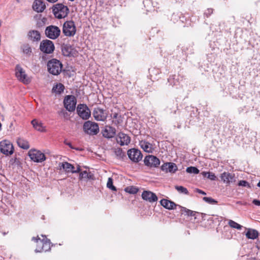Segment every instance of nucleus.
Here are the masks:
<instances>
[{
	"label": "nucleus",
	"instance_id": "nucleus-29",
	"mask_svg": "<svg viewBox=\"0 0 260 260\" xmlns=\"http://www.w3.org/2000/svg\"><path fill=\"white\" fill-rule=\"evenodd\" d=\"M17 144L20 147L23 149H27L29 148V144L28 142L23 139H18L17 140Z\"/></svg>",
	"mask_w": 260,
	"mask_h": 260
},
{
	"label": "nucleus",
	"instance_id": "nucleus-41",
	"mask_svg": "<svg viewBox=\"0 0 260 260\" xmlns=\"http://www.w3.org/2000/svg\"><path fill=\"white\" fill-rule=\"evenodd\" d=\"M238 185L250 188V185L248 182L245 180H241L238 183Z\"/></svg>",
	"mask_w": 260,
	"mask_h": 260
},
{
	"label": "nucleus",
	"instance_id": "nucleus-8",
	"mask_svg": "<svg viewBox=\"0 0 260 260\" xmlns=\"http://www.w3.org/2000/svg\"><path fill=\"white\" fill-rule=\"evenodd\" d=\"M28 155L30 159L36 162H42L46 158L44 153L36 149H30Z\"/></svg>",
	"mask_w": 260,
	"mask_h": 260
},
{
	"label": "nucleus",
	"instance_id": "nucleus-27",
	"mask_svg": "<svg viewBox=\"0 0 260 260\" xmlns=\"http://www.w3.org/2000/svg\"><path fill=\"white\" fill-rule=\"evenodd\" d=\"M31 123L37 131L41 132H45V127L43 126V123L38 120L34 119L31 121Z\"/></svg>",
	"mask_w": 260,
	"mask_h": 260
},
{
	"label": "nucleus",
	"instance_id": "nucleus-34",
	"mask_svg": "<svg viewBox=\"0 0 260 260\" xmlns=\"http://www.w3.org/2000/svg\"><path fill=\"white\" fill-rule=\"evenodd\" d=\"M229 225L233 229H236L237 230H241L242 228V226L240 224H238L236 222L232 220H229L228 222Z\"/></svg>",
	"mask_w": 260,
	"mask_h": 260
},
{
	"label": "nucleus",
	"instance_id": "nucleus-16",
	"mask_svg": "<svg viewBox=\"0 0 260 260\" xmlns=\"http://www.w3.org/2000/svg\"><path fill=\"white\" fill-rule=\"evenodd\" d=\"M142 198L150 203L156 202L158 200L157 197L154 193L148 190H144L142 192Z\"/></svg>",
	"mask_w": 260,
	"mask_h": 260
},
{
	"label": "nucleus",
	"instance_id": "nucleus-49",
	"mask_svg": "<svg viewBox=\"0 0 260 260\" xmlns=\"http://www.w3.org/2000/svg\"><path fill=\"white\" fill-rule=\"evenodd\" d=\"M257 186L260 188V181L257 183Z\"/></svg>",
	"mask_w": 260,
	"mask_h": 260
},
{
	"label": "nucleus",
	"instance_id": "nucleus-23",
	"mask_svg": "<svg viewBox=\"0 0 260 260\" xmlns=\"http://www.w3.org/2000/svg\"><path fill=\"white\" fill-rule=\"evenodd\" d=\"M161 169L166 172L175 173L177 170V167L174 163L169 162L164 164Z\"/></svg>",
	"mask_w": 260,
	"mask_h": 260
},
{
	"label": "nucleus",
	"instance_id": "nucleus-39",
	"mask_svg": "<svg viewBox=\"0 0 260 260\" xmlns=\"http://www.w3.org/2000/svg\"><path fill=\"white\" fill-rule=\"evenodd\" d=\"M107 186L108 188L111 189L112 190H116V187L113 185V179L112 178H109L107 183Z\"/></svg>",
	"mask_w": 260,
	"mask_h": 260
},
{
	"label": "nucleus",
	"instance_id": "nucleus-32",
	"mask_svg": "<svg viewBox=\"0 0 260 260\" xmlns=\"http://www.w3.org/2000/svg\"><path fill=\"white\" fill-rule=\"evenodd\" d=\"M90 178H91V175L86 171L81 172L80 174L79 179L80 180L88 179Z\"/></svg>",
	"mask_w": 260,
	"mask_h": 260
},
{
	"label": "nucleus",
	"instance_id": "nucleus-4",
	"mask_svg": "<svg viewBox=\"0 0 260 260\" xmlns=\"http://www.w3.org/2000/svg\"><path fill=\"white\" fill-rule=\"evenodd\" d=\"M76 32V27L73 21H67L63 23L62 32L67 37H73Z\"/></svg>",
	"mask_w": 260,
	"mask_h": 260
},
{
	"label": "nucleus",
	"instance_id": "nucleus-10",
	"mask_svg": "<svg viewBox=\"0 0 260 260\" xmlns=\"http://www.w3.org/2000/svg\"><path fill=\"white\" fill-rule=\"evenodd\" d=\"M15 75L17 78L24 84L30 82V79L27 77L24 70L19 65H17L15 69Z\"/></svg>",
	"mask_w": 260,
	"mask_h": 260
},
{
	"label": "nucleus",
	"instance_id": "nucleus-12",
	"mask_svg": "<svg viewBox=\"0 0 260 260\" xmlns=\"http://www.w3.org/2000/svg\"><path fill=\"white\" fill-rule=\"evenodd\" d=\"M77 111L79 116L84 120L88 119L91 115L90 111L86 105L79 104Z\"/></svg>",
	"mask_w": 260,
	"mask_h": 260
},
{
	"label": "nucleus",
	"instance_id": "nucleus-14",
	"mask_svg": "<svg viewBox=\"0 0 260 260\" xmlns=\"http://www.w3.org/2000/svg\"><path fill=\"white\" fill-rule=\"evenodd\" d=\"M144 164L146 166L149 167H157L160 164L159 159L156 156L149 155L146 156L144 160Z\"/></svg>",
	"mask_w": 260,
	"mask_h": 260
},
{
	"label": "nucleus",
	"instance_id": "nucleus-51",
	"mask_svg": "<svg viewBox=\"0 0 260 260\" xmlns=\"http://www.w3.org/2000/svg\"><path fill=\"white\" fill-rule=\"evenodd\" d=\"M19 1H20V0H17V1L18 2H19Z\"/></svg>",
	"mask_w": 260,
	"mask_h": 260
},
{
	"label": "nucleus",
	"instance_id": "nucleus-48",
	"mask_svg": "<svg viewBox=\"0 0 260 260\" xmlns=\"http://www.w3.org/2000/svg\"><path fill=\"white\" fill-rule=\"evenodd\" d=\"M172 80H173V79H172V78H169V79H168V81H169V82H171Z\"/></svg>",
	"mask_w": 260,
	"mask_h": 260
},
{
	"label": "nucleus",
	"instance_id": "nucleus-17",
	"mask_svg": "<svg viewBox=\"0 0 260 260\" xmlns=\"http://www.w3.org/2000/svg\"><path fill=\"white\" fill-rule=\"evenodd\" d=\"M221 180L223 183L229 184L231 183L235 182V174L229 172H224L220 175Z\"/></svg>",
	"mask_w": 260,
	"mask_h": 260
},
{
	"label": "nucleus",
	"instance_id": "nucleus-2",
	"mask_svg": "<svg viewBox=\"0 0 260 260\" xmlns=\"http://www.w3.org/2000/svg\"><path fill=\"white\" fill-rule=\"evenodd\" d=\"M47 69L50 74L53 75H57L62 71V64L59 60L52 59L48 62Z\"/></svg>",
	"mask_w": 260,
	"mask_h": 260
},
{
	"label": "nucleus",
	"instance_id": "nucleus-1",
	"mask_svg": "<svg viewBox=\"0 0 260 260\" xmlns=\"http://www.w3.org/2000/svg\"><path fill=\"white\" fill-rule=\"evenodd\" d=\"M42 237L43 238L42 239H41L38 236L37 238L33 237L32 239V240L36 243V252H46L51 249L50 240L47 239L45 236L42 235Z\"/></svg>",
	"mask_w": 260,
	"mask_h": 260
},
{
	"label": "nucleus",
	"instance_id": "nucleus-6",
	"mask_svg": "<svg viewBox=\"0 0 260 260\" xmlns=\"http://www.w3.org/2000/svg\"><path fill=\"white\" fill-rule=\"evenodd\" d=\"M0 151L6 155H11L14 152V147L9 140H4L0 142Z\"/></svg>",
	"mask_w": 260,
	"mask_h": 260
},
{
	"label": "nucleus",
	"instance_id": "nucleus-30",
	"mask_svg": "<svg viewBox=\"0 0 260 260\" xmlns=\"http://www.w3.org/2000/svg\"><path fill=\"white\" fill-rule=\"evenodd\" d=\"M64 90V86L61 83H58L52 88V91L56 93H60Z\"/></svg>",
	"mask_w": 260,
	"mask_h": 260
},
{
	"label": "nucleus",
	"instance_id": "nucleus-15",
	"mask_svg": "<svg viewBox=\"0 0 260 260\" xmlns=\"http://www.w3.org/2000/svg\"><path fill=\"white\" fill-rule=\"evenodd\" d=\"M60 169H63L67 173H77L80 171V167L78 166L76 170L75 167L68 162H63L59 164Z\"/></svg>",
	"mask_w": 260,
	"mask_h": 260
},
{
	"label": "nucleus",
	"instance_id": "nucleus-18",
	"mask_svg": "<svg viewBox=\"0 0 260 260\" xmlns=\"http://www.w3.org/2000/svg\"><path fill=\"white\" fill-rule=\"evenodd\" d=\"M117 142L120 145H127L131 142V138L126 134L119 133L116 138Z\"/></svg>",
	"mask_w": 260,
	"mask_h": 260
},
{
	"label": "nucleus",
	"instance_id": "nucleus-5",
	"mask_svg": "<svg viewBox=\"0 0 260 260\" xmlns=\"http://www.w3.org/2000/svg\"><path fill=\"white\" fill-rule=\"evenodd\" d=\"M60 28L53 25L47 26L45 30L46 36L52 40L56 39L60 36Z\"/></svg>",
	"mask_w": 260,
	"mask_h": 260
},
{
	"label": "nucleus",
	"instance_id": "nucleus-28",
	"mask_svg": "<svg viewBox=\"0 0 260 260\" xmlns=\"http://www.w3.org/2000/svg\"><path fill=\"white\" fill-rule=\"evenodd\" d=\"M259 233L258 231L253 229H247V232L245 234L246 238L249 239L254 240L258 237Z\"/></svg>",
	"mask_w": 260,
	"mask_h": 260
},
{
	"label": "nucleus",
	"instance_id": "nucleus-35",
	"mask_svg": "<svg viewBox=\"0 0 260 260\" xmlns=\"http://www.w3.org/2000/svg\"><path fill=\"white\" fill-rule=\"evenodd\" d=\"M181 211L182 212L186 213V214L187 215L190 216H195L196 213V212L194 211H191L189 209H188L185 207H181Z\"/></svg>",
	"mask_w": 260,
	"mask_h": 260
},
{
	"label": "nucleus",
	"instance_id": "nucleus-43",
	"mask_svg": "<svg viewBox=\"0 0 260 260\" xmlns=\"http://www.w3.org/2000/svg\"><path fill=\"white\" fill-rule=\"evenodd\" d=\"M213 13V10L212 9H208L205 12V14L207 17H209Z\"/></svg>",
	"mask_w": 260,
	"mask_h": 260
},
{
	"label": "nucleus",
	"instance_id": "nucleus-22",
	"mask_svg": "<svg viewBox=\"0 0 260 260\" xmlns=\"http://www.w3.org/2000/svg\"><path fill=\"white\" fill-rule=\"evenodd\" d=\"M33 9L37 12H42L46 8V5L41 0H35L32 5Z\"/></svg>",
	"mask_w": 260,
	"mask_h": 260
},
{
	"label": "nucleus",
	"instance_id": "nucleus-13",
	"mask_svg": "<svg viewBox=\"0 0 260 260\" xmlns=\"http://www.w3.org/2000/svg\"><path fill=\"white\" fill-rule=\"evenodd\" d=\"M127 155L129 159L135 162H138L142 160L143 155L141 152L135 148L129 149L127 151Z\"/></svg>",
	"mask_w": 260,
	"mask_h": 260
},
{
	"label": "nucleus",
	"instance_id": "nucleus-24",
	"mask_svg": "<svg viewBox=\"0 0 260 260\" xmlns=\"http://www.w3.org/2000/svg\"><path fill=\"white\" fill-rule=\"evenodd\" d=\"M139 145L144 151L148 153H152L154 150L153 145L147 141L142 140L140 141Z\"/></svg>",
	"mask_w": 260,
	"mask_h": 260
},
{
	"label": "nucleus",
	"instance_id": "nucleus-38",
	"mask_svg": "<svg viewBox=\"0 0 260 260\" xmlns=\"http://www.w3.org/2000/svg\"><path fill=\"white\" fill-rule=\"evenodd\" d=\"M203 199L205 202L209 204L214 205L217 203V201L211 197H204Z\"/></svg>",
	"mask_w": 260,
	"mask_h": 260
},
{
	"label": "nucleus",
	"instance_id": "nucleus-50",
	"mask_svg": "<svg viewBox=\"0 0 260 260\" xmlns=\"http://www.w3.org/2000/svg\"><path fill=\"white\" fill-rule=\"evenodd\" d=\"M68 145L70 146V147H71V145L70 143H68Z\"/></svg>",
	"mask_w": 260,
	"mask_h": 260
},
{
	"label": "nucleus",
	"instance_id": "nucleus-44",
	"mask_svg": "<svg viewBox=\"0 0 260 260\" xmlns=\"http://www.w3.org/2000/svg\"><path fill=\"white\" fill-rule=\"evenodd\" d=\"M252 203L256 206H260V201L254 199L252 201Z\"/></svg>",
	"mask_w": 260,
	"mask_h": 260
},
{
	"label": "nucleus",
	"instance_id": "nucleus-45",
	"mask_svg": "<svg viewBox=\"0 0 260 260\" xmlns=\"http://www.w3.org/2000/svg\"><path fill=\"white\" fill-rule=\"evenodd\" d=\"M197 192L200 194H204V195L206 194L204 191H203L201 189H197Z\"/></svg>",
	"mask_w": 260,
	"mask_h": 260
},
{
	"label": "nucleus",
	"instance_id": "nucleus-11",
	"mask_svg": "<svg viewBox=\"0 0 260 260\" xmlns=\"http://www.w3.org/2000/svg\"><path fill=\"white\" fill-rule=\"evenodd\" d=\"M76 102V98L75 96L72 95L66 96L63 101L64 107L67 110L70 112L75 110Z\"/></svg>",
	"mask_w": 260,
	"mask_h": 260
},
{
	"label": "nucleus",
	"instance_id": "nucleus-7",
	"mask_svg": "<svg viewBox=\"0 0 260 260\" xmlns=\"http://www.w3.org/2000/svg\"><path fill=\"white\" fill-rule=\"evenodd\" d=\"M84 132L90 135H94L99 132V127L98 124L91 121H86L83 125Z\"/></svg>",
	"mask_w": 260,
	"mask_h": 260
},
{
	"label": "nucleus",
	"instance_id": "nucleus-25",
	"mask_svg": "<svg viewBox=\"0 0 260 260\" xmlns=\"http://www.w3.org/2000/svg\"><path fill=\"white\" fill-rule=\"evenodd\" d=\"M28 39L33 42H38L41 40V34L36 30H30L28 33Z\"/></svg>",
	"mask_w": 260,
	"mask_h": 260
},
{
	"label": "nucleus",
	"instance_id": "nucleus-3",
	"mask_svg": "<svg viewBox=\"0 0 260 260\" xmlns=\"http://www.w3.org/2000/svg\"><path fill=\"white\" fill-rule=\"evenodd\" d=\"M67 6L62 4H57L53 6V12L55 17L61 19L66 17L69 13Z\"/></svg>",
	"mask_w": 260,
	"mask_h": 260
},
{
	"label": "nucleus",
	"instance_id": "nucleus-21",
	"mask_svg": "<svg viewBox=\"0 0 260 260\" xmlns=\"http://www.w3.org/2000/svg\"><path fill=\"white\" fill-rule=\"evenodd\" d=\"M103 136L105 138H112L116 134V129L115 128L110 126H106L102 132Z\"/></svg>",
	"mask_w": 260,
	"mask_h": 260
},
{
	"label": "nucleus",
	"instance_id": "nucleus-42",
	"mask_svg": "<svg viewBox=\"0 0 260 260\" xmlns=\"http://www.w3.org/2000/svg\"><path fill=\"white\" fill-rule=\"evenodd\" d=\"M115 153L117 156H119L120 157H122L124 155L122 149L120 148H117L115 149Z\"/></svg>",
	"mask_w": 260,
	"mask_h": 260
},
{
	"label": "nucleus",
	"instance_id": "nucleus-37",
	"mask_svg": "<svg viewBox=\"0 0 260 260\" xmlns=\"http://www.w3.org/2000/svg\"><path fill=\"white\" fill-rule=\"evenodd\" d=\"M186 171L188 173H190V174L192 173V174H197L200 172L199 170L197 168L194 167H187L186 168Z\"/></svg>",
	"mask_w": 260,
	"mask_h": 260
},
{
	"label": "nucleus",
	"instance_id": "nucleus-47",
	"mask_svg": "<svg viewBox=\"0 0 260 260\" xmlns=\"http://www.w3.org/2000/svg\"><path fill=\"white\" fill-rule=\"evenodd\" d=\"M257 246L258 247V248H260V241H258L257 242Z\"/></svg>",
	"mask_w": 260,
	"mask_h": 260
},
{
	"label": "nucleus",
	"instance_id": "nucleus-26",
	"mask_svg": "<svg viewBox=\"0 0 260 260\" xmlns=\"http://www.w3.org/2000/svg\"><path fill=\"white\" fill-rule=\"evenodd\" d=\"M160 204L164 208L169 210L174 209L177 206V205L174 202L167 199L161 200L160 201Z\"/></svg>",
	"mask_w": 260,
	"mask_h": 260
},
{
	"label": "nucleus",
	"instance_id": "nucleus-36",
	"mask_svg": "<svg viewBox=\"0 0 260 260\" xmlns=\"http://www.w3.org/2000/svg\"><path fill=\"white\" fill-rule=\"evenodd\" d=\"M175 189L180 193L188 194V191L186 188L182 186H175Z\"/></svg>",
	"mask_w": 260,
	"mask_h": 260
},
{
	"label": "nucleus",
	"instance_id": "nucleus-9",
	"mask_svg": "<svg viewBox=\"0 0 260 260\" xmlns=\"http://www.w3.org/2000/svg\"><path fill=\"white\" fill-rule=\"evenodd\" d=\"M55 49L54 43L49 40H43L40 45V49L43 53L46 54L52 53Z\"/></svg>",
	"mask_w": 260,
	"mask_h": 260
},
{
	"label": "nucleus",
	"instance_id": "nucleus-33",
	"mask_svg": "<svg viewBox=\"0 0 260 260\" xmlns=\"http://www.w3.org/2000/svg\"><path fill=\"white\" fill-rule=\"evenodd\" d=\"M124 190L131 194H136L138 192V188L135 186H131L126 187Z\"/></svg>",
	"mask_w": 260,
	"mask_h": 260
},
{
	"label": "nucleus",
	"instance_id": "nucleus-31",
	"mask_svg": "<svg viewBox=\"0 0 260 260\" xmlns=\"http://www.w3.org/2000/svg\"><path fill=\"white\" fill-rule=\"evenodd\" d=\"M201 174L204 177H206L207 178L211 180H215L216 179V176L215 174L210 172H202Z\"/></svg>",
	"mask_w": 260,
	"mask_h": 260
},
{
	"label": "nucleus",
	"instance_id": "nucleus-19",
	"mask_svg": "<svg viewBox=\"0 0 260 260\" xmlns=\"http://www.w3.org/2000/svg\"><path fill=\"white\" fill-rule=\"evenodd\" d=\"M62 52L64 56H74L77 54V51L70 45H66L62 48Z\"/></svg>",
	"mask_w": 260,
	"mask_h": 260
},
{
	"label": "nucleus",
	"instance_id": "nucleus-40",
	"mask_svg": "<svg viewBox=\"0 0 260 260\" xmlns=\"http://www.w3.org/2000/svg\"><path fill=\"white\" fill-rule=\"evenodd\" d=\"M23 51L26 55H30L31 53V49L28 45H25L23 46Z\"/></svg>",
	"mask_w": 260,
	"mask_h": 260
},
{
	"label": "nucleus",
	"instance_id": "nucleus-20",
	"mask_svg": "<svg viewBox=\"0 0 260 260\" xmlns=\"http://www.w3.org/2000/svg\"><path fill=\"white\" fill-rule=\"evenodd\" d=\"M93 115L94 118L98 121H104L107 117V114L105 111L99 108L94 110Z\"/></svg>",
	"mask_w": 260,
	"mask_h": 260
},
{
	"label": "nucleus",
	"instance_id": "nucleus-46",
	"mask_svg": "<svg viewBox=\"0 0 260 260\" xmlns=\"http://www.w3.org/2000/svg\"><path fill=\"white\" fill-rule=\"evenodd\" d=\"M47 1L50 3H55L56 2H57L58 0H47Z\"/></svg>",
	"mask_w": 260,
	"mask_h": 260
}]
</instances>
